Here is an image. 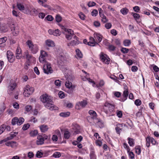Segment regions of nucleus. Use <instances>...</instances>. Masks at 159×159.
<instances>
[{"instance_id": "obj_4", "label": "nucleus", "mask_w": 159, "mask_h": 159, "mask_svg": "<svg viewBox=\"0 0 159 159\" xmlns=\"http://www.w3.org/2000/svg\"><path fill=\"white\" fill-rule=\"evenodd\" d=\"M26 43L29 47V50L33 54H36L39 51L38 46L36 44H34L32 42L28 40Z\"/></svg>"}, {"instance_id": "obj_44", "label": "nucleus", "mask_w": 159, "mask_h": 159, "mask_svg": "<svg viewBox=\"0 0 159 159\" xmlns=\"http://www.w3.org/2000/svg\"><path fill=\"white\" fill-rule=\"evenodd\" d=\"M135 149L136 152L138 155L140 154L141 152V147L139 146H136Z\"/></svg>"}, {"instance_id": "obj_8", "label": "nucleus", "mask_w": 159, "mask_h": 159, "mask_svg": "<svg viewBox=\"0 0 159 159\" xmlns=\"http://www.w3.org/2000/svg\"><path fill=\"white\" fill-rule=\"evenodd\" d=\"M17 86L16 83L14 81L10 82L8 87L7 92L9 94H11Z\"/></svg>"}, {"instance_id": "obj_27", "label": "nucleus", "mask_w": 159, "mask_h": 159, "mask_svg": "<svg viewBox=\"0 0 159 159\" xmlns=\"http://www.w3.org/2000/svg\"><path fill=\"white\" fill-rule=\"evenodd\" d=\"M45 43L46 45L49 47H53L54 46V42L50 40H46Z\"/></svg>"}, {"instance_id": "obj_52", "label": "nucleus", "mask_w": 159, "mask_h": 159, "mask_svg": "<svg viewBox=\"0 0 159 159\" xmlns=\"http://www.w3.org/2000/svg\"><path fill=\"white\" fill-rule=\"evenodd\" d=\"M43 155V153L39 151H38L36 154V157L37 158L42 157Z\"/></svg>"}, {"instance_id": "obj_60", "label": "nucleus", "mask_w": 159, "mask_h": 159, "mask_svg": "<svg viewBox=\"0 0 159 159\" xmlns=\"http://www.w3.org/2000/svg\"><path fill=\"white\" fill-rule=\"evenodd\" d=\"M134 103L136 106H139L141 105L142 102L140 99H138L135 100Z\"/></svg>"}, {"instance_id": "obj_34", "label": "nucleus", "mask_w": 159, "mask_h": 159, "mask_svg": "<svg viewBox=\"0 0 159 159\" xmlns=\"http://www.w3.org/2000/svg\"><path fill=\"white\" fill-rule=\"evenodd\" d=\"M78 104L81 105V106L82 108L84 107L87 104V102L86 101L84 100L81 102H78Z\"/></svg>"}, {"instance_id": "obj_50", "label": "nucleus", "mask_w": 159, "mask_h": 159, "mask_svg": "<svg viewBox=\"0 0 159 159\" xmlns=\"http://www.w3.org/2000/svg\"><path fill=\"white\" fill-rule=\"evenodd\" d=\"M25 110L27 112L30 111L32 109V107L31 105H27L25 107Z\"/></svg>"}, {"instance_id": "obj_49", "label": "nucleus", "mask_w": 159, "mask_h": 159, "mask_svg": "<svg viewBox=\"0 0 159 159\" xmlns=\"http://www.w3.org/2000/svg\"><path fill=\"white\" fill-rule=\"evenodd\" d=\"M61 32L58 29L54 30L53 35L56 36H59L61 34Z\"/></svg>"}, {"instance_id": "obj_46", "label": "nucleus", "mask_w": 159, "mask_h": 159, "mask_svg": "<svg viewBox=\"0 0 159 159\" xmlns=\"http://www.w3.org/2000/svg\"><path fill=\"white\" fill-rule=\"evenodd\" d=\"M53 157L56 158H58L61 156V153L58 152H55L52 155Z\"/></svg>"}, {"instance_id": "obj_56", "label": "nucleus", "mask_w": 159, "mask_h": 159, "mask_svg": "<svg viewBox=\"0 0 159 159\" xmlns=\"http://www.w3.org/2000/svg\"><path fill=\"white\" fill-rule=\"evenodd\" d=\"M26 59L29 61H30L31 59H34V58L33 57L32 55H31L30 54H29L28 52H27V54H26Z\"/></svg>"}, {"instance_id": "obj_48", "label": "nucleus", "mask_w": 159, "mask_h": 159, "mask_svg": "<svg viewBox=\"0 0 159 159\" xmlns=\"http://www.w3.org/2000/svg\"><path fill=\"white\" fill-rule=\"evenodd\" d=\"M19 30L17 27H14L13 31H12V33L14 35H17L19 33Z\"/></svg>"}, {"instance_id": "obj_59", "label": "nucleus", "mask_w": 159, "mask_h": 159, "mask_svg": "<svg viewBox=\"0 0 159 159\" xmlns=\"http://www.w3.org/2000/svg\"><path fill=\"white\" fill-rule=\"evenodd\" d=\"M85 78L87 79V80L89 82L91 83H93V84H95L94 82L91 79H90L89 78V75L88 74L86 75L85 77Z\"/></svg>"}, {"instance_id": "obj_19", "label": "nucleus", "mask_w": 159, "mask_h": 159, "mask_svg": "<svg viewBox=\"0 0 159 159\" xmlns=\"http://www.w3.org/2000/svg\"><path fill=\"white\" fill-rule=\"evenodd\" d=\"M74 39V40H73L70 43H69L68 44V46H75L78 45L79 43V42L78 39V38L76 36V38H73Z\"/></svg>"}, {"instance_id": "obj_1", "label": "nucleus", "mask_w": 159, "mask_h": 159, "mask_svg": "<svg viewBox=\"0 0 159 159\" xmlns=\"http://www.w3.org/2000/svg\"><path fill=\"white\" fill-rule=\"evenodd\" d=\"M41 101L44 106L51 111L56 110L58 107L53 104L52 98L47 94H43L40 97Z\"/></svg>"}, {"instance_id": "obj_5", "label": "nucleus", "mask_w": 159, "mask_h": 159, "mask_svg": "<svg viewBox=\"0 0 159 159\" xmlns=\"http://www.w3.org/2000/svg\"><path fill=\"white\" fill-rule=\"evenodd\" d=\"M66 78V81L65 83V85L67 88L70 89L71 88H75V86L72 85V82L73 80V78L71 75H66L65 76Z\"/></svg>"}, {"instance_id": "obj_25", "label": "nucleus", "mask_w": 159, "mask_h": 159, "mask_svg": "<svg viewBox=\"0 0 159 159\" xmlns=\"http://www.w3.org/2000/svg\"><path fill=\"white\" fill-rule=\"evenodd\" d=\"M40 11V10L39 9H36L33 7L30 15H32L34 16H36Z\"/></svg>"}, {"instance_id": "obj_31", "label": "nucleus", "mask_w": 159, "mask_h": 159, "mask_svg": "<svg viewBox=\"0 0 159 159\" xmlns=\"http://www.w3.org/2000/svg\"><path fill=\"white\" fill-rule=\"evenodd\" d=\"M18 134V132H14L11 133L10 136L7 138L8 140H11L14 137H16V135Z\"/></svg>"}, {"instance_id": "obj_23", "label": "nucleus", "mask_w": 159, "mask_h": 159, "mask_svg": "<svg viewBox=\"0 0 159 159\" xmlns=\"http://www.w3.org/2000/svg\"><path fill=\"white\" fill-rule=\"evenodd\" d=\"M90 40L92 41V42L89 41L87 43V44L89 45L94 46L96 44H98V43L96 42L94 38H90Z\"/></svg>"}, {"instance_id": "obj_26", "label": "nucleus", "mask_w": 159, "mask_h": 159, "mask_svg": "<svg viewBox=\"0 0 159 159\" xmlns=\"http://www.w3.org/2000/svg\"><path fill=\"white\" fill-rule=\"evenodd\" d=\"M40 129L42 132H45L47 131L48 128L47 125H43L39 126Z\"/></svg>"}, {"instance_id": "obj_2", "label": "nucleus", "mask_w": 159, "mask_h": 159, "mask_svg": "<svg viewBox=\"0 0 159 159\" xmlns=\"http://www.w3.org/2000/svg\"><path fill=\"white\" fill-rule=\"evenodd\" d=\"M66 61V57L63 53H61L57 57V64L61 66L60 67L61 70L64 73L67 70V67L65 65Z\"/></svg>"}, {"instance_id": "obj_10", "label": "nucleus", "mask_w": 159, "mask_h": 159, "mask_svg": "<svg viewBox=\"0 0 159 159\" xmlns=\"http://www.w3.org/2000/svg\"><path fill=\"white\" fill-rule=\"evenodd\" d=\"M72 131L74 132V135H76L80 133V126L76 124H72Z\"/></svg>"}, {"instance_id": "obj_62", "label": "nucleus", "mask_w": 159, "mask_h": 159, "mask_svg": "<svg viewBox=\"0 0 159 159\" xmlns=\"http://www.w3.org/2000/svg\"><path fill=\"white\" fill-rule=\"evenodd\" d=\"M61 81L58 80H56L54 82L55 85L57 87H59L61 86Z\"/></svg>"}, {"instance_id": "obj_12", "label": "nucleus", "mask_w": 159, "mask_h": 159, "mask_svg": "<svg viewBox=\"0 0 159 159\" xmlns=\"http://www.w3.org/2000/svg\"><path fill=\"white\" fill-rule=\"evenodd\" d=\"M44 72L47 74H49L52 73L53 70L51 68V65L49 64H48L43 67Z\"/></svg>"}, {"instance_id": "obj_54", "label": "nucleus", "mask_w": 159, "mask_h": 159, "mask_svg": "<svg viewBox=\"0 0 159 159\" xmlns=\"http://www.w3.org/2000/svg\"><path fill=\"white\" fill-rule=\"evenodd\" d=\"M120 51L124 53H127L129 52V49L128 48L122 47L121 48Z\"/></svg>"}, {"instance_id": "obj_13", "label": "nucleus", "mask_w": 159, "mask_h": 159, "mask_svg": "<svg viewBox=\"0 0 159 159\" xmlns=\"http://www.w3.org/2000/svg\"><path fill=\"white\" fill-rule=\"evenodd\" d=\"M7 57L8 61L10 62H12L14 59L15 56L12 52L10 51H8L7 52Z\"/></svg>"}, {"instance_id": "obj_21", "label": "nucleus", "mask_w": 159, "mask_h": 159, "mask_svg": "<svg viewBox=\"0 0 159 159\" xmlns=\"http://www.w3.org/2000/svg\"><path fill=\"white\" fill-rule=\"evenodd\" d=\"M94 37L95 38L94 39L95 40H96L97 42L100 43L102 40V36L97 33H95L94 34Z\"/></svg>"}, {"instance_id": "obj_36", "label": "nucleus", "mask_w": 159, "mask_h": 159, "mask_svg": "<svg viewBox=\"0 0 159 159\" xmlns=\"http://www.w3.org/2000/svg\"><path fill=\"white\" fill-rule=\"evenodd\" d=\"M30 136L32 137H34L36 136L38 134V132L37 130H34L31 131L30 133Z\"/></svg>"}, {"instance_id": "obj_35", "label": "nucleus", "mask_w": 159, "mask_h": 159, "mask_svg": "<svg viewBox=\"0 0 159 159\" xmlns=\"http://www.w3.org/2000/svg\"><path fill=\"white\" fill-rule=\"evenodd\" d=\"M70 112H61L60 113V116H61L65 117L69 116L70 115Z\"/></svg>"}, {"instance_id": "obj_40", "label": "nucleus", "mask_w": 159, "mask_h": 159, "mask_svg": "<svg viewBox=\"0 0 159 159\" xmlns=\"http://www.w3.org/2000/svg\"><path fill=\"white\" fill-rule=\"evenodd\" d=\"M123 44L125 46H129L131 44V41L130 40L126 39L124 41Z\"/></svg>"}, {"instance_id": "obj_6", "label": "nucleus", "mask_w": 159, "mask_h": 159, "mask_svg": "<svg viewBox=\"0 0 159 159\" xmlns=\"http://www.w3.org/2000/svg\"><path fill=\"white\" fill-rule=\"evenodd\" d=\"M23 94L25 97H29L34 91V88L27 85L24 88Z\"/></svg>"}, {"instance_id": "obj_29", "label": "nucleus", "mask_w": 159, "mask_h": 159, "mask_svg": "<svg viewBox=\"0 0 159 159\" xmlns=\"http://www.w3.org/2000/svg\"><path fill=\"white\" fill-rule=\"evenodd\" d=\"M89 113L91 116L92 119L97 117V114L93 110H90L89 111Z\"/></svg>"}, {"instance_id": "obj_33", "label": "nucleus", "mask_w": 159, "mask_h": 159, "mask_svg": "<svg viewBox=\"0 0 159 159\" xmlns=\"http://www.w3.org/2000/svg\"><path fill=\"white\" fill-rule=\"evenodd\" d=\"M47 2V0H38V2L40 4L43 6L47 7L48 6L46 4L44 3Z\"/></svg>"}, {"instance_id": "obj_58", "label": "nucleus", "mask_w": 159, "mask_h": 159, "mask_svg": "<svg viewBox=\"0 0 159 159\" xmlns=\"http://www.w3.org/2000/svg\"><path fill=\"white\" fill-rule=\"evenodd\" d=\"M53 17L52 16L48 15L45 17V20L46 19L48 21H51L53 20Z\"/></svg>"}, {"instance_id": "obj_16", "label": "nucleus", "mask_w": 159, "mask_h": 159, "mask_svg": "<svg viewBox=\"0 0 159 159\" xmlns=\"http://www.w3.org/2000/svg\"><path fill=\"white\" fill-rule=\"evenodd\" d=\"M7 40L6 37H4L0 39V48H3L6 46V42Z\"/></svg>"}, {"instance_id": "obj_18", "label": "nucleus", "mask_w": 159, "mask_h": 159, "mask_svg": "<svg viewBox=\"0 0 159 159\" xmlns=\"http://www.w3.org/2000/svg\"><path fill=\"white\" fill-rule=\"evenodd\" d=\"M90 159H96V156L95 154V150L94 148L91 146L90 148Z\"/></svg>"}, {"instance_id": "obj_14", "label": "nucleus", "mask_w": 159, "mask_h": 159, "mask_svg": "<svg viewBox=\"0 0 159 159\" xmlns=\"http://www.w3.org/2000/svg\"><path fill=\"white\" fill-rule=\"evenodd\" d=\"M124 90L123 91V98H121V101L122 102H124L126 100L129 94L127 87L126 86H125L124 87Z\"/></svg>"}, {"instance_id": "obj_42", "label": "nucleus", "mask_w": 159, "mask_h": 159, "mask_svg": "<svg viewBox=\"0 0 159 159\" xmlns=\"http://www.w3.org/2000/svg\"><path fill=\"white\" fill-rule=\"evenodd\" d=\"M5 107L3 104L0 105V115H1L4 112Z\"/></svg>"}, {"instance_id": "obj_11", "label": "nucleus", "mask_w": 159, "mask_h": 159, "mask_svg": "<svg viewBox=\"0 0 159 159\" xmlns=\"http://www.w3.org/2000/svg\"><path fill=\"white\" fill-rule=\"evenodd\" d=\"M100 58L102 61L104 63L108 64L110 62V59L103 52H101L100 54Z\"/></svg>"}, {"instance_id": "obj_30", "label": "nucleus", "mask_w": 159, "mask_h": 159, "mask_svg": "<svg viewBox=\"0 0 159 159\" xmlns=\"http://www.w3.org/2000/svg\"><path fill=\"white\" fill-rule=\"evenodd\" d=\"M17 7L19 10L22 11L23 12L25 6L20 3H18L17 4Z\"/></svg>"}, {"instance_id": "obj_64", "label": "nucleus", "mask_w": 159, "mask_h": 159, "mask_svg": "<svg viewBox=\"0 0 159 159\" xmlns=\"http://www.w3.org/2000/svg\"><path fill=\"white\" fill-rule=\"evenodd\" d=\"M95 143L97 146L101 147L102 144V142L99 140H97L95 142Z\"/></svg>"}, {"instance_id": "obj_28", "label": "nucleus", "mask_w": 159, "mask_h": 159, "mask_svg": "<svg viewBox=\"0 0 159 159\" xmlns=\"http://www.w3.org/2000/svg\"><path fill=\"white\" fill-rule=\"evenodd\" d=\"M100 16L101 18V21L103 23H105L108 21V19L106 17V16L103 13L101 14Z\"/></svg>"}, {"instance_id": "obj_9", "label": "nucleus", "mask_w": 159, "mask_h": 159, "mask_svg": "<svg viewBox=\"0 0 159 159\" xmlns=\"http://www.w3.org/2000/svg\"><path fill=\"white\" fill-rule=\"evenodd\" d=\"M48 54L46 52L44 51H41L39 57V61L42 63H43L46 61V57Z\"/></svg>"}, {"instance_id": "obj_51", "label": "nucleus", "mask_w": 159, "mask_h": 159, "mask_svg": "<svg viewBox=\"0 0 159 159\" xmlns=\"http://www.w3.org/2000/svg\"><path fill=\"white\" fill-rule=\"evenodd\" d=\"M18 118L17 117H15L12 120L11 124L12 125H14L16 124H17Z\"/></svg>"}, {"instance_id": "obj_41", "label": "nucleus", "mask_w": 159, "mask_h": 159, "mask_svg": "<svg viewBox=\"0 0 159 159\" xmlns=\"http://www.w3.org/2000/svg\"><path fill=\"white\" fill-rule=\"evenodd\" d=\"M132 15L133 16V17L134 19L137 21V20L140 17V15L137 14V13H132Z\"/></svg>"}, {"instance_id": "obj_37", "label": "nucleus", "mask_w": 159, "mask_h": 159, "mask_svg": "<svg viewBox=\"0 0 159 159\" xmlns=\"http://www.w3.org/2000/svg\"><path fill=\"white\" fill-rule=\"evenodd\" d=\"M76 55L79 58H82L83 57V54L81 52L79 49H77L75 50Z\"/></svg>"}, {"instance_id": "obj_17", "label": "nucleus", "mask_w": 159, "mask_h": 159, "mask_svg": "<svg viewBox=\"0 0 159 159\" xmlns=\"http://www.w3.org/2000/svg\"><path fill=\"white\" fill-rule=\"evenodd\" d=\"M16 57L17 59H20L22 57L21 50L19 47H17L16 51Z\"/></svg>"}, {"instance_id": "obj_32", "label": "nucleus", "mask_w": 159, "mask_h": 159, "mask_svg": "<svg viewBox=\"0 0 159 159\" xmlns=\"http://www.w3.org/2000/svg\"><path fill=\"white\" fill-rule=\"evenodd\" d=\"M127 139L128 140V143L129 146L131 147L134 146V139L129 137Z\"/></svg>"}, {"instance_id": "obj_47", "label": "nucleus", "mask_w": 159, "mask_h": 159, "mask_svg": "<svg viewBox=\"0 0 159 159\" xmlns=\"http://www.w3.org/2000/svg\"><path fill=\"white\" fill-rule=\"evenodd\" d=\"M55 19L57 22L59 23L61 21L62 18L60 15H57L56 16Z\"/></svg>"}, {"instance_id": "obj_61", "label": "nucleus", "mask_w": 159, "mask_h": 159, "mask_svg": "<svg viewBox=\"0 0 159 159\" xmlns=\"http://www.w3.org/2000/svg\"><path fill=\"white\" fill-rule=\"evenodd\" d=\"M111 24L110 23H106L105 25V28L107 29H110L111 28Z\"/></svg>"}, {"instance_id": "obj_15", "label": "nucleus", "mask_w": 159, "mask_h": 159, "mask_svg": "<svg viewBox=\"0 0 159 159\" xmlns=\"http://www.w3.org/2000/svg\"><path fill=\"white\" fill-rule=\"evenodd\" d=\"M33 7L29 5H26L25 6V9L23 13L25 14H30L31 11Z\"/></svg>"}, {"instance_id": "obj_24", "label": "nucleus", "mask_w": 159, "mask_h": 159, "mask_svg": "<svg viewBox=\"0 0 159 159\" xmlns=\"http://www.w3.org/2000/svg\"><path fill=\"white\" fill-rule=\"evenodd\" d=\"M9 27L8 24H3L1 26L0 29L4 32L7 31Z\"/></svg>"}, {"instance_id": "obj_45", "label": "nucleus", "mask_w": 159, "mask_h": 159, "mask_svg": "<svg viewBox=\"0 0 159 159\" xmlns=\"http://www.w3.org/2000/svg\"><path fill=\"white\" fill-rule=\"evenodd\" d=\"M24 119L23 117H20L18 119L17 125H21L24 121Z\"/></svg>"}, {"instance_id": "obj_38", "label": "nucleus", "mask_w": 159, "mask_h": 159, "mask_svg": "<svg viewBox=\"0 0 159 159\" xmlns=\"http://www.w3.org/2000/svg\"><path fill=\"white\" fill-rule=\"evenodd\" d=\"M129 12V10L126 7L123 8L120 10V12L124 15H126Z\"/></svg>"}, {"instance_id": "obj_22", "label": "nucleus", "mask_w": 159, "mask_h": 159, "mask_svg": "<svg viewBox=\"0 0 159 159\" xmlns=\"http://www.w3.org/2000/svg\"><path fill=\"white\" fill-rule=\"evenodd\" d=\"M44 140L41 135L37 137V140L36 141L37 144L38 145H41L44 143Z\"/></svg>"}, {"instance_id": "obj_53", "label": "nucleus", "mask_w": 159, "mask_h": 159, "mask_svg": "<svg viewBox=\"0 0 159 159\" xmlns=\"http://www.w3.org/2000/svg\"><path fill=\"white\" fill-rule=\"evenodd\" d=\"M30 126V125L28 123H27V124H25L23 125V127L22 128V129L24 130H26L29 128Z\"/></svg>"}, {"instance_id": "obj_57", "label": "nucleus", "mask_w": 159, "mask_h": 159, "mask_svg": "<svg viewBox=\"0 0 159 159\" xmlns=\"http://www.w3.org/2000/svg\"><path fill=\"white\" fill-rule=\"evenodd\" d=\"M123 146L124 148L127 150V152H129L130 151V149L127 144L126 143H123Z\"/></svg>"}, {"instance_id": "obj_43", "label": "nucleus", "mask_w": 159, "mask_h": 159, "mask_svg": "<svg viewBox=\"0 0 159 159\" xmlns=\"http://www.w3.org/2000/svg\"><path fill=\"white\" fill-rule=\"evenodd\" d=\"M146 146L149 147L150 146L151 142V137L148 136L146 138Z\"/></svg>"}, {"instance_id": "obj_55", "label": "nucleus", "mask_w": 159, "mask_h": 159, "mask_svg": "<svg viewBox=\"0 0 159 159\" xmlns=\"http://www.w3.org/2000/svg\"><path fill=\"white\" fill-rule=\"evenodd\" d=\"M125 124H118L116 125V127H117V129L119 128L120 129H122V130L123 126H125Z\"/></svg>"}, {"instance_id": "obj_20", "label": "nucleus", "mask_w": 159, "mask_h": 159, "mask_svg": "<svg viewBox=\"0 0 159 159\" xmlns=\"http://www.w3.org/2000/svg\"><path fill=\"white\" fill-rule=\"evenodd\" d=\"M5 145L8 147H11L12 148H15L17 146V143L15 141H9L6 142Z\"/></svg>"}, {"instance_id": "obj_63", "label": "nucleus", "mask_w": 159, "mask_h": 159, "mask_svg": "<svg viewBox=\"0 0 159 159\" xmlns=\"http://www.w3.org/2000/svg\"><path fill=\"white\" fill-rule=\"evenodd\" d=\"M58 95L59 97L61 98H63L65 97L64 93L63 92L61 91L59 92Z\"/></svg>"}, {"instance_id": "obj_3", "label": "nucleus", "mask_w": 159, "mask_h": 159, "mask_svg": "<svg viewBox=\"0 0 159 159\" xmlns=\"http://www.w3.org/2000/svg\"><path fill=\"white\" fill-rule=\"evenodd\" d=\"M104 112L109 116H112L115 112V107L114 105L106 102L103 108Z\"/></svg>"}, {"instance_id": "obj_39", "label": "nucleus", "mask_w": 159, "mask_h": 159, "mask_svg": "<svg viewBox=\"0 0 159 159\" xmlns=\"http://www.w3.org/2000/svg\"><path fill=\"white\" fill-rule=\"evenodd\" d=\"M70 133L68 130L65 131L64 133V137L65 139H68L70 137Z\"/></svg>"}, {"instance_id": "obj_7", "label": "nucleus", "mask_w": 159, "mask_h": 159, "mask_svg": "<svg viewBox=\"0 0 159 159\" xmlns=\"http://www.w3.org/2000/svg\"><path fill=\"white\" fill-rule=\"evenodd\" d=\"M66 37L68 40H70L76 38V36L73 33V31L70 29L64 28Z\"/></svg>"}]
</instances>
